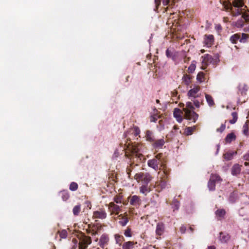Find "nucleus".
<instances>
[{
	"label": "nucleus",
	"instance_id": "1",
	"mask_svg": "<svg viewBox=\"0 0 249 249\" xmlns=\"http://www.w3.org/2000/svg\"><path fill=\"white\" fill-rule=\"evenodd\" d=\"M194 109L193 105L190 102H187L186 107L183 108L185 118L193 122H195L198 118V115L194 111Z\"/></svg>",
	"mask_w": 249,
	"mask_h": 249
},
{
	"label": "nucleus",
	"instance_id": "2",
	"mask_svg": "<svg viewBox=\"0 0 249 249\" xmlns=\"http://www.w3.org/2000/svg\"><path fill=\"white\" fill-rule=\"evenodd\" d=\"M162 155V153H159L153 159L148 160L147 161L148 166L154 169L155 171L160 169L161 165L163 163L161 159Z\"/></svg>",
	"mask_w": 249,
	"mask_h": 249
},
{
	"label": "nucleus",
	"instance_id": "3",
	"mask_svg": "<svg viewBox=\"0 0 249 249\" xmlns=\"http://www.w3.org/2000/svg\"><path fill=\"white\" fill-rule=\"evenodd\" d=\"M152 177L149 173H143L140 172L135 174L134 176V178L138 182L142 181L144 184H148L150 182L152 179Z\"/></svg>",
	"mask_w": 249,
	"mask_h": 249
},
{
	"label": "nucleus",
	"instance_id": "4",
	"mask_svg": "<svg viewBox=\"0 0 249 249\" xmlns=\"http://www.w3.org/2000/svg\"><path fill=\"white\" fill-rule=\"evenodd\" d=\"M79 239V249H87L88 246L91 243V237L86 236L85 234H82Z\"/></svg>",
	"mask_w": 249,
	"mask_h": 249
},
{
	"label": "nucleus",
	"instance_id": "5",
	"mask_svg": "<svg viewBox=\"0 0 249 249\" xmlns=\"http://www.w3.org/2000/svg\"><path fill=\"white\" fill-rule=\"evenodd\" d=\"M118 218L119 219L118 222L119 224L122 227H124L126 225L129 219L126 213L119 215Z\"/></svg>",
	"mask_w": 249,
	"mask_h": 249
},
{
	"label": "nucleus",
	"instance_id": "6",
	"mask_svg": "<svg viewBox=\"0 0 249 249\" xmlns=\"http://www.w3.org/2000/svg\"><path fill=\"white\" fill-rule=\"evenodd\" d=\"M200 87L198 86H195L194 88L190 89L188 92L187 95L190 98H193L195 99L199 97L198 94V92L200 90Z\"/></svg>",
	"mask_w": 249,
	"mask_h": 249
},
{
	"label": "nucleus",
	"instance_id": "7",
	"mask_svg": "<svg viewBox=\"0 0 249 249\" xmlns=\"http://www.w3.org/2000/svg\"><path fill=\"white\" fill-rule=\"evenodd\" d=\"M109 242V237L107 235L103 234L100 238L99 245L100 247L104 249Z\"/></svg>",
	"mask_w": 249,
	"mask_h": 249
},
{
	"label": "nucleus",
	"instance_id": "8",
	"mask_svg": "<svg viewBox=\"0 0 249 249\" xmlns=\"http://www.w3.org/2000/svg\"><path fill=\"white\" fill-rule=\"evenodd\" d=\"M165 231V226L163 223L159 222L157 224L156 229V236H159V238H160V236L164 233ZM157 239H159V237H157Z\"/></svg>",
	"mask_w": 249,
	"mask_h": 249
},
{
	"label": "nucleus",
	"instance_id": "9",
	"mask_svg": "<svg viewBox=\"0 0 249 249\" xmlns=\"http://www.w3.org/2000/svg\"><path fill=\"white\" fill-rule=\"evenodd\" d=\"M130 200L129 202L130 205H133L135 207H137L140 205L141 203V200L140 199V196L134 195L129 197Z\"/></svg>",
	"mask_w": 249,
	"mask_h": 249
},
{
	"label": "nucleus",
	"instance_id": "10",
	"mask_svg": "<svg viewBox=\"0 0 249 249\" xmlns=\"http://www.w3.org/2000/svg\"><path fill=\"white\" fill-rule=\"evenodd\" d=\"M108 209L111 212V214H118L120 210V207L115 204L114 202H110L109 204Z\"/></svg>",
	"mask_w": 249,
	"mask_h": 249
},
{
	"label": "nucleus",
	"instance_id": "11",
	"mask_svg": "<svg viewBox=\"0 0 249 249\" xmlns=\"http://www.w3.org/2000/svg\"><path fill=\"white\" fill-rule=\"evenodd\" d=\"M165 143V141L163 138L155 140L151 144L152 146L155 149H161Z\"/></svg>",
	"mask_w": 249,
	"mask_h": 249
},
{
	"label": "nucleus",
	"instance_id": "12",
	"mask_svg": "<svg viewBox=\"0 0 249 249\" xmlns=\"http://www.w3.org/2000/svg\"><path fill=\"white\" fill-rule=\"evenodd\" d=\"M230 235L226 233L220 232L218 237L219 240L221 243H227L230 239Z\"/></svg>",
	"mask_w": 249,
	"mask_h": 249
},
{
	"label": "nucleus",
	"instance_id": "13",
	"mask_svg": "<svg viewBox=\"0 0 249 249\" xmlns=\"http://www.w3.org/2000/svg\"><path fill=\"white\" fill-rule=\"evenodd\" d=\"M160 170L162 171L161 178H162L163 179L164 178L167 179L169 176L170 169L167 168L165 164L162 163Z\"/></svg>",
	"mask_w": 249,
	"mask_h": 249
},
{
	"label": "nucleus",
	"instance_id": "14",
	"mask_svg": "<svg viewBox=\"0 0 249 249\" xmlns=\"http://www.w3.org/2000/svg\"><path fill=\"white\" fill-rule=\"evenodd\" d=\"M107 213L104 210H100L94 212L93 216L95 218L105 219L107 217Z\"/></svg>",
	"mask_w": 249,
	"mask_h": 249
},
{
	"label": "nucleus",
	"instance_id": "15",
	"mask_svg": "<svg viewBox=\"0 0 249 249\" xmlns=\"http://www.w3.org/2000/svg\"><path fill=\"white\" fill-rule=\"evenodd\" d=\"M201 59H202L201 63L203 66H207L209 63L212 62V57L209 54H206L202 56Z\"/></svg>",
	"mask_w": 249,
	"mask_h": 249
},
{
	"label": "nucleus",
	"instance_id": "16",
	"mask_svg": "<svg viewBox=\"0 0 249 249\" xmlns=\"http://www.w3.org/2000/svg\"><path fill=\"white\" fill-rule=\"evenodd\" d=\"M182 111L178 108H175L174 110L173 115L175 118H176L177 121L181 123L182 121Z\"/></svg>",
	"mask_w": 249,
	"mask_h": 249
},
{
	"label": "nucleus",
	"instance_id": "17",
	"mask_svg": "<svg viewBox=\"0 0 249 249\" xmlns=\"http://www.w3.org/2000/svg\"><path fill=\"white\" fill-rule=\"evenodd\" d=\"M214 41V36L212 35H205L204 43L208 47H211Z\"/></svg>",
	"mask_w": 249,
	"mask_h": 249
},
{
	"label": "nucleus",
	"instance_id": "18",
	"mask_svg": "<svg viewBox=\"0 0 249 249\" xmlns=\"http://www.w3.org/2000/svg\"><path fill=\"white\" fill-rule=\"evenodd\" d=\"M145 133L146 140L152 144L155 140L153 133L151 130H147Z\"/></svg>",
	"mask_w": 249,
	"mask_h": 249
},
{
	"label": "nucleus",
	"instance_id": "19",
	"mask_svg": "<svg viewBox=\"0 0 249 249\" xmlns=\"http://www.w3.org/2000/svg\"><path fill=\"white\" fill-rule=\"evenodd\" d=\"M241 165L238 164H235L231 169V173L233 176H237L240 174L241 171Z\"/></svg>",
	"mask_w": 249,
	"mask_h": 249
},
{
	"label": "nucleus",
	"instance_id": "20",
	"mask_svg": "<svg viewBox=\"0 0 249 249\" xmlns=\"http://www.w3.org/2000/svg\"><path fill=\"white\" fill-rule=\"evenodd\" d=\"M239 94H240L242 96L246 95L247 94V91H248L247 85L245 84H240L238 86Z\"/></svg>",
	"mask_w": 249,
	"mask_h": 249
},
{
	"label": "nucleus",
	"instance_id": "21",
	"mask_svg": "<svg viewBox=\"0 0 249 249\" xmlns=\"http://www.w3.org/2000/svg\"><path fill=\"white\" fill-rule=\"evenodd\" d=\"M161 2H162L164 5H167L170 2V0H155V3L156 5L155 11H157L159 5L160 4Z\"/></svg>",
	"mask_w": 249,
	"mask_h": 249
},
{
	"label": "nucleus",
	"instance_id": "22",
	"mask_svg": "<svg viewBox=\"0 0 249 249\" xmlns=\"http://www.w3.org/2000/svg\"><path fill=\"white\" fill-rule=\"evenodd\" d=\"M236 136L233 133L228 134L225 139V141L227 143H231L232 141H235Z\"/></svg>",
	"mask_w": 249,
	"mask_h": 249
},
{
	"label": "nucleus",
	"instance_id": "23",
	"mask_svg": "<svg viewBox=\"0 0 249 249\" xmlns=\"http://www.w3.org/2000/svg\"><path fill=\"white\" fill-rule=\"evenodd\" d=\"M238 199V193L236 192H233L230 194L229 198V201L232 203H234Z\"/></svg>",
	"mask_w": 249,
	"mask_h": 249
},
{
	"label": "nucleus",
	"instance_id": "24",
	"mask_svg": "<svg viewBox=\"0 0 249 249\" xmlns=\"http://www.w3.org/2000/svg\"><path fill=\"white\" fill-rule=\"evenodd\" d=\"M242 14V17L246 21H249V14L247 13H244L242 14L241 9H238L237 10V12L235 14V16H238Z\"/></svg>",
	"mask_w": 249,
	"mask_h": 249
},
{
	"label": "nucleus",
	"instance_id": "25",
	"mask_svg": "<svg viewBox=\"0 0 249 249\" xmlns=\"http://www.w3.org/2000/svg\"><path fill=\"white\" fill-rule=\"evenodd\" d=\"M205 98L208 105L210 107L214 106L215 103L211 95L208 94H205Z\"/></svg>",
	"mask_w": 249,
	"mask_h": 249
},
{
	"label": "nucleus",
	"instance_id": "26",
	"mask_svg": "<svg viewBox=\"0 0 249 249\" xmlns=\"http://www.w3.org/2000/svg\"><path fill=\"white\" fill-rule=\"evenodd\" d=\"M240 34H235L230 37V40L233 44H236V43H237V42L238 40L240 41Z\"/></svg>",
	"mask_w": 249,
	"mask_h": 249
},
{
	"label": "nucleus",
	"instance_id": "27",
	"mask_svg": "<svg viewBox=\"0 0 249 249\" xmlns=\"http://www.w3.org/2000/svg\"><path fill=\"white\" fill-rule=\"evenodd\" d=\"M134 243L132 241H127L124 242L122 245L123 249H133L134 248Z\"/></svg>",
	"mask_w": 249,
	"mask_h": 249
},
{
	"label": "nucleus",
	"instance_id": "28",
	"mask_svg": "<svg viewBox=\"0 0 249 249\" xmlns=\"http://www.w3.org/2000/svg\"><path fill=\"white\" fill-rule=\"evenodd\" d=\"M192 76L187 74H184L182 77L183 82L187 86L190 84L191 82Z\"/></svg>",
	"mask_w": 249,
	"mask_h": 249
},
{
	"label": "nucleus",
	"instance_id": "29",
	"mask_svg": "<svg viewBox=\"0 0 249 249\" xmlns=\"http://www.w3.org/2000/svg\"><path fill=\"white\" fill-rule=\"evenodd\" d=\"M140 192L146 195L150 191V188L148 187V184H144L140 188Z\"/></svg>",
	"mask_w": 249,
	"mask_h": 249
},
{
	"label": "nucleus",
	"instance_id": "30",
	"mask_svg": "<svg viewBox=\"0 0 249 249\" xmlns=\"http://www.w3.org/2000/svg\"><path fill=\"white\" fill-rule=\"evenodd\" d=\"M215 215L219 218H224L226 214V211L223 209H219L215 212Z\"/></svg>",
	"mask_w": 249,
	"mask_h": 249
},
{
	"label": "nucleus",
	"instance_id": "31",
	"mask_svg": "<svg viewBox=\"0 0 249 249\" xmlns=\"http://www.w3.org/2000/svg\"><path fill=\"white\" fill-rule=\"evenodd\" d=\"M232 3L235 7L242 8L244 6L243 0H233Z\"/></svg>",
	"mask_w": 249,
	"mask_h": 249
},
{
	"label": "nucleus",
	"instance_id": "32",
	"mask_svg": "<svg viewBox=\"0 0 249 249\" xmlns=\"http://www.w3.org/2000/svg\"><path fill=\"white\" fill-rule=\"evenodd\" d=\"M210 179L213 181L215 183L219 182L221 180L220 177L217 174H212Z\"/></svg>",
	"mask_w": 249,
	"mask_h": 249
},
{
	"label": "nucleus",
	"instance_id": "33",
	"mask_svg": "<svg viewBox=\"0 0 249 249\" xmlns=\"http://www.w3.org/2000/svg\"><path fill=\"white\" fill-rule=\"evenodd\" d=\"M196 61L195 60H193L192 61L191 65L188 67V72L190 73H192L194 72L196 68Z\"/></svg>",
	"mask_w": 249,
	"mask_h": 249
},
{
	"label": "nucleus",
	"instance_id": "34",
	"mask_svg": "<svg viewBox=\"0 0 249 249\" xmlns=\"http://www.w3.org/2000/svg\"><path fill=\"white\" fill-rule=\"evenodd\" d=\"M191 101L193 102L195 106L197 108L200 107V104H201V105L204 104V103H203L204 101H203V98L200 99V100L196 99V98H195V99L193 98V99H191Z\"/></svg>",
	"mask_w": 249,
	"mask_h": 249
},
{
	"label": "nucleus",
	"instance_id": "35",
	"mask_svg": "<svg viewBox=\"0 0 249 249\" xmlns=\"http://www.w3.org/2000/svg\"><path fill=\"white\" fill-rule=\"evenodd\" d=\"M59 194L63 201H67L70 197L69 193L67 191H61Z\"/></svg>",
	"mask_w": 249,
	"mask_h": 249
},
{
	"label": "nucleus",
	"instance_id": "36",
	"mask_svg": "<svg viewBox=\"0 0 249 249\" xmlns=\"http://www.w3.org/2000/svg\"><path fill=\"white\" fill-rule=\"evenodd\" d=\"M80 211H81V205L80 204H78L77 205H75L72 209L73 214L75 216L78 215Z\"/></svg>",
	"mask_w": 249,
	"mask_h": 249
},
{
	"label": "nucleus",
	"instance_id": "37",
	"mask_svg": "<svg viewBox=\"0 0 249 249\" xmlns=\"http://www.w3.org/2000/svg\"><path fill=\"white\" fill-rule=\"evenodd\" d=\"M232 119L229 120V122L231 124H233L235 123L238 119V114L237 112H233L231 113Z\"/></svg>",
	"mask_w": 249,
	"mask_h": 249
},
{
	"label": "nucleus",
	"instance_id": "38",
	"mask_svg": "<svg viewBox=\"0 0 249 249\" xmlns=\"http://www.w3.org/2000/svg\"><path fill=\"white\" fill-rule=\"evenodd\" d=\"M249 121H247L245 124L243 125V133L246 135L248 136L249 135Z\"/></svg>",
	"mask_w": 249,
	"mask_h": 249
},
{
	"label": "nucleus",
	"instance_id": "39",
	"mask_svg": "<svg viewBox=\"0 0 249 249\" xmlns=\"http://www.w3.org/2000/svg\"><path fill=\"white\" fill-rule=\"evenodd\" d=\"M249 37V35L242 33L240 36V42L241 43H245Z\"/></svg>",
	"mask_w": 249,
	"mask_h": 249
},
{
	"label": "nucleus",
	"instance_id": "40",
	"mask_svg": "<svg viewBox=\"0 0 249 249\" xmlns=\"http://www.w3.org/2000/svg\"><path fill=\"white\" fill-rule=\"evenodd\" d=\"M166 55L167 57L171 58L173 60L175 59V56L173 54V52L169 49H167L166 51Z\"/></svg>",
	"mask_w": 249,
	"mask_h": 249
},
{
	"label": "nucleus",
	"instance_id": "41",
	"mask_svg": "<svg viewBox=\"0 0 249 249\" xmlns=\"http://www.w3.org/2000/svg\"><path fill=\"white\" fill-rule=\"evenodd\" d=\"M78 187V184L75 182H72L71 183L69 187V189L71 191H75L77 190Z\"/></svg>",
	"mask_w": 249,
	"mask_h": 249
},
{
	"label": "nucleus",
	"instance_id": "42",
	"mask_svg": "<svg viewBox=\"0 0 249 249\" xmlns=\"http://www.w3.org/2000/svg\"><path fill=\"white\" fill-rule=\"evenodd\" d=\"M208 187L210 191H213L215 190V183L213 181L209 179V181L208 183Z\"/></svg>",
	"mask_w": 249,
	"mask_h": 249
},
{
	"label": "nucleus",
	"instance_id": "43",
	"mask_svg": "<svg viewBox=\"0 0 249 249\" xmlns=\"http://www.w3.org/2000/svg\"><path fill=\"white\" fill-rule=\"evenodd\" d=\"M124 235L126 237H130L132 236L131 229L129 227H127L126 229L124 231Z\"/></svg>",
	"mask_w": 249,
	"mask_h": 249
},
{
	"label": "nucleus",
	"instance_id": "44",
	"mask_svg": "<svg viewBox=\"0 0 249 249\" xmlns=\"http://www.w3.org/2000/svg\"><path fill=\"white\" fill-rule=\"evenodd\" d=\"M233 154V153H226L223 155V158L227 160H230L232 159Z\"/></svg>",
	"mask_w": 249,
	"mask_h": 249
},
{
	"label": "nucleus",
	"instance_id": "45",
	"mask_svg": "<svg viewBox=\"0 0 249 249\" xmlns=\"http://www.w3.org/2000/svg\"><path fill=\"white\" fill-rule=\"evenodd\" d=\"M197 81L200 82H202L204 81V75L202 72H199L196 76Z\"/></svg>",
	"mask_w": 249,
	"mask_h": 249
},
{
	"label": "nucleus",
	"instance_id": "46",
	"mask_svg": "<svg viewBox=\"0 0 249 249\" xmlns=\"http://www.w3.org/2000/svg\"><path fill=\"white\" fill-rule=\"evenodd\" d=\"M196 129L195 127H188L186 128L185 132L187 135H190L192 134L193 132Z\"/></svg>",
	"mask_w": 249,
	"mask_h": 249
},
{
	"label": "nucleus",
	"instance_id": "47",
	"mask_svg": "<svg viewBox=\"0 0 249 249\" xmlns=\"http://www.w3.org/2000/svg\"><path fill=\"white\" fill-rule=\"evenodd\" d=\"M167 179L164 178V179H162V178H160V182L159 183V185L160 186L161 189L164 188L166 186V180Z\"/></svg>",
	"mask_w": 249,
	"mask_h": 249
},
{
	"label": "nucleus",
	"instance_id": "48",
	"mask_svg": "<svg viewBox=\"0 0 249 249\" xmlns=\"http://www.w3.org/2000/svg\"><path fill=\"white\" fill-rule=\"evenodd\" d=\"M173 208L174 211L175 210H178L179 207V202L177 200H174L172 203Z\"/></svg>",
	"mask_w": 249,
	"mask_h": 249
},
{
	"label": "nucleus",
	"instance_id": "49",
	"mask_svg": "<svg viewBox=\"0 0 249 249\" xmlns=\"http://www.w3.org/2000/svg\"><path fill=\"white\" fill-rule=\"evenodd\" d=\"M226 128L225 124H222L219 128H217L216 131L218 132L222 133L224 131Z\"/></svg>",
	"mask_w": 249,
	"mask_h": 249
},
{
	"label": "nucleus",
	"instance_id": "50",
	"mask_svg": "<svg viewBox=\"0 0 249 249\" xmlns=\"http://www.w3.org/2000/svg\"><path fill=\"white\" fill-rule=\"evenodd\" d=\"M60 236L61 238H65L67 236V232L65 230H63L59 232Z\"/></svg>",
	"mask_w": 249,
	"mask_h": 249
},
{
	"label": "nucleus",
	"instance_id": "51",
	"mask_svg": "<svg viewBox=\"0 0 249 249\" xmlns=\"http://www.w3.org/2000/svg\"><path fill=\"white\" fill-rule=\"evenodd\" d=\"M133 166V164H130V166L129 167H127L126 168V173H127V174L128 175V178H130V176H131V172L132 171V169H131V167Z\"/></svg>",
	"mask_w": 249,
	"mask_h": 249
},
{
	"label": "nucleus",
	"instance_id": "52",
	"mask_svg": "<svg viewBox=\"0 0 249 249\" xmlns=\"http://www.w3.org/2000/svg\"><path fill=\"white\" fill-rule=\"evenodd\" d=\"M134 133L135 136H137L138 135H139L140 134V130L138 127L135 126L134 127Z\"/></svg>",
	"mask_w": 249,
	"mask_h": 249
},
{
	"label": "nucleus",
	"instance_id": "53",
	"mask_svg": "<svg viewBox=\"0 0 249 249\" xmlns=\"http://www.w3.org/2000/svg\"><path fill=\"white\" fill-rule=\"evenodd\" d=\"M115 238L116 240V242L117 243H119V242H121V239H123L124 237L123 236L120 235L119 234H115Z\"/></svg>",
	"mask_w": 249,
	"mask_h": 249
},
{
	"label": "nucleus",
	"instance_id": "54",
	"mask_svg": "<svg viewBox=\"0 0 249 249\" xmlns=\"http://www.w3.org/2000/svg\"><path fill=\"white\" fill-rule=\"evenodd\" d=\"M186 230V226L184 225H182L180 228V231L181 233H184L185 232V231Z\"/></svg>",
	"mask_w": 249,
	"mask_h": 249
},
{
	"label": "nucleus",
	"instance_id": "55",
	"mask_svg": "<svg viewBox=\"0 0 249 249\" xmlns=\"http://www.w3.org/2000/svg\"><path fill=\"white\" fill-rule=\"evenodd\" d=\"M114 200L116 203H121V200L118 196L115 197L114 198Z\"/></svg>",
	"mask_w": 249,
	"mask_h": 249
},
{
	"label": "nucleus",
	"instance_id": "56",
	"mask_svg": "<svg viewBox=\"0 0 249 249\" xmlns=\"http://www.w3.org/2000/svg\"><path fill=\"white\" fill-rule=\"evenodd\" d=\"M190 60V57H187L186 56H185L183 59V61L184 63H188L189 61Z\"/></svg>",
	"mask_w": 249,
	"mask_h": 249
},
{
	"label": "nucleus",
	"instance_id": "57",
	"mask_svg": "<svg viewBox=\"0 0 249 249\" xmlns=\"http://www.w3.org/2000/svg\"><path fill=\"white\" fill-rule=\"evenodd\" d=\"M215 28L217 30H222V27L220 24H216L215 25Z\"/></svg>",
	"mask_w": 249,
	"mask_h": 249
},
{
	"label": "nucleus",
	"instance_id": "58",
	"mask_svg": "<svg viewBox=\"0 0 249 249\" xmlns=\"http://www.w3.org/2000/svg\"><path fill=\"white\" fill-rule=\"evenodd\" d=\"M75 244V245L72 248V249H75L76 248L77 240L75 239H73L72 241Z\"/></svg>",
	"mask_w": 249,
	"mask_h": 249
},
{
	"label": "nucleus",
	"instance_id": "59",
	"mask_svg": "<svg viewBox=\"0 0 249 249\" xmlns=\"http://www.w3.org/2000/svg\"><path fill=\"white\" fill-rule=\"evenodd\" d=\"M157 120V119L155 117H154V116L151 117V122H156Z\"/></svg>",
	"mask_w": 249,
	"mask_h": 249
},
{
	"label": "nucleus",
	"instance_id": "60",
	"mask_svg": "<svg viewBox=\"0 0 249 249\" xmlns=\"http://www.w3.org/2000/svg\"><path fill=\"white\" fill-rule=\"evenodd\" d=\"M207 249H216L214 246H208Z\"/></svg>",
	"mask_w": 249,
	"mask_h": 249
},
{
	"label": "nucleus",
	"instance_id": "61",
	"mask_svg": "<svg viewBox=\"0 0 249 249\" xmlns=\"http://www.w3.org/2000/svg\"><path fill=\"white\" fill-rule=\"evenodd\" d=\"M136 156H138L139 158H141V157L142 156V154H136Z\"/></svg>",
	"mask_w": 249,
	"mask_h": 249
},
{
	"label": "nucleus",
	"instance_id": "62",
	"mask_svg": "<svg viewBox=\"0 0 249 249\" xmlns=\"http://www.w3.org/2000/svg\"><path fill=\"white\" fill-rule=\"evenodd\" d=\"M189 230L191 232H193L194 231V229L192 227H190L189 228Z\"/></svg>",
	"mask_w": 249,
	"mask_h": 249
},
{
	"label": "nucleus",
	"instance_id": "63",
	"mask_svg": "<svg viewBox=\"0 0 249 249\" xmlns=\"http://www.w3.org/2000/svg\"><path fill=\"white\" fill-rule=\"evenodd\" d=\"M244 165H245V166H248V165H249V162H245L244 163Z\"/></svg>",
	"mask_w": 249,
	"mask_h": 249
},
{
	"label": "nucleus",
	"instance_id": "64",
	"mask_svg": "<svg viewBox=\"0 0 249 249\" xmlns=\"http://www.w3.org/2000/svg\"><path fill=\"white\" fill-rule=\"evenodd\" d=\"M179 106L180 107H184V105L183 103H180Z\"/></svg>",
	"mask_w": 249,
	"mask_h": 249
}]
</instances>
